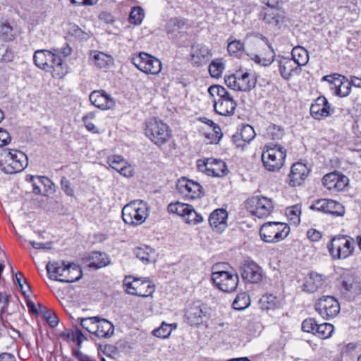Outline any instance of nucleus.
I'll return each instance as SVG.
<instances>
[{
  "label": "nucleus",
  "mask_w": 361,
  "mask_h": 361,
  "mask_svg": "<svg viewBox=\"0 0 361 361\" xmlns=\"http://www.w3.org/2000/svg\"><path fill=\"white\" fill-rule=\"evenodd\" d=\"M330 199H318L312 202L310 209L314 211H317L326 214L327 208L329 206Z\"/></svg>",
  "instance_id": "56"
},
{
  "label": "nucleus",
  "mask_w": 361,
  "mask_h": 361,
  "mask_svg": "<svg viewBox=\"0 0 361 361\" xmlns=\"http://www.w3.org/2000/svg\"><path fill=\"white\" fill-rule=\"evenodd\" d=\"M241 138L245 143H249L255 137L254 128L250 125H244L241 127L240 132Z\"/></svg>",
  "instance_id": "54"
},
{
  "label": "nucleus",
  "mask_w": 361,
  "mask_h": 361,
  "mask_svg": "<svg viewBox=\"0 0 361 361\" xmlns=\"http://www.w3.org/2000/svg\"><path fill=\"white\" fill-rule=\"evenodd\" d=\"M50 51L46 49L37 50L33 56L35 64L39 68L44 70L46 65V59Z\"/></svg>",
  "instance_id": "51"
},
{
  "label": "nucleus",
  "mask_w": 361,
  "mask_h": 361,
  "mask_svg": "<svg viewBox=\"0 0 361 361\" xmlns=\"http://www.w3.org/2000/svg\"><path fill=\"white\" fill-rule=\"evenodd\" d=\"M47 71L51 73L54 78H62L68 73L66 64L61 56H56V54H55L54 60L51 61L50 68Z\"/></svg>",
  "instance_id": "32"
},
{
  "label": "nucleus",
  "mask_w": 361,
  "mask_h": 361,
  "mask_svg": "<svg viewBox=\"0 0 361 361\" xmlns=\"http://www.w3.org/2000/svg\"><path fill=\"white\" fill-rule=\"evenodd\" d=\"M61 185L62 190L68 196L74 197V189L72 187L71 182L66 177L61 178Z\"/></svg>",
  "instance_id": "60"
},
{
  "label": "nucleus",
  "mask_w": 361,
  "mask_h": 361,
  "mask_svg": "<svg viewBox=\"0 0 361 361\" xmlns=\"http://www.w3.org/2000/svg\"><path fill=\"white\" fill-rule=\"evenodd\" d=\"M326 210V214L334 216H343L345 214V207L343 204L331 199Z\"/></svg>",
  "instance_id": "48"
},
{
  "label": "nucleus",
  "mask_w": 361,
  "mask_h": 361,
  "mask_svg": "<svg viewBox=\"0 0 361 361\" xmlns=\"http://www.w3.org/2000/svg\"><path fill=\"white\" fill-rule=\"evenodd\" d=\"M8 303V295L6 293H0V304L3 305V306L1 307L2 317H4L6 318V322H5L6 323L4 324V325L6 326L12 327V324L10 322V321H12V319H11L12 315L10 314L6 313Z\"/></svg>",
  "instance_id": "50"
},
{
  "label": "nucleus",
  "mask_w": 361,
  "mask_h": 361,
  "mask_svg": "<svg viewBox=\"0 0 361 361\" xmlns=\"http://www.w3.org/2000/svg\"><path fill=\"white\" fill-rule=\"evenodd\" d=\"M214 108L216 112L222 116H231L234 114L236 102L233 99L223 101H215Z\"/></svg>",
  "instance_id": "31"
},
{
  "label": "nucleus",
  "mask_w": 361,
  "mask_h": 361,
  "mask_svg": "<svg viewBox=\"0 0 361 361\" xmlns=\"http://www.w3.org/2000/svg\"><path fill=\"white\" fill-rule=\"evenodd\" d=\"M212 280L219 290L229 293L235 290L238 283V276L226 271H218L212 273Z\"/></svg>",
  "instance_id": "14"
},
{
  "label": "nucleus",
  "mask_w": 361,
  "mask_h": 361,
  "mask_svg": "<svg viewBox=\"0 0 361 361\" xmlns=\"http://www.w3.org/2000/svg\"><path fill=\"white\" fill-rule=\"evenodd\" d=\"M348 183V178L337 171L327 173L322 178L323 185L330 191H342Z\"/></svg>",
  "instance_id": "19"
},
{
  "label": "nucleus",
  "mask_w": 361,
  "mask_h": 361,
  "mask_svg": "<svg viewBox=\"0 0 361 361\" xmlns=\"http://www.w3.org/2000/svg\"><path fill=\"white\" fill-rule=\"evenodd\" d=\"M16 281L20 288L22 293L26 297L29 296V294L31 293V288L21 272L16 274Z\"/></svg>",
  "instance_id": "53"
},
{
  "label": "nucleus",
  "mask_w": 361,
  "mask_h": 361,
  "mask_svg": "<svg viewBox=\"0 0 361 361\" xmlns=\"http://www.w3.org/2000/svg\"><path fill=\"white\" fill-rule=\"evenodd\" d=\"M185 25V22L178 18L170 19L166 25L165 29L167 33H172L183 27Z\"/></svg>",
  "instance_id": "55"
},
{
  "label": "nucleus",
  "mask_w": 361,
  "mask_h": 361,
  "mask_svg": "<svg viewBox=\"0 0 361 361\" xmlns=\"http://www.w3.org/2000/svg\"><path fill=\"white\" fill-rule=\"evenodd\" d=\"M63 271V278H61V282L63 283H73L82 276L80 267L74 263L67 264L66 270Z\"/></svg>",
  "instance_id": "30"
},
{
  "label": "nucleus",
  "mask_w": 361,
  "mask_h": 361,
  "mask_svg": "<svg viewBox=\"0 0 361 361\" xmlns=\"http://www.w3.org/2000/svg\"><path fill=\"white\" fill-rule=\"evenodd\" d=\"M250 303L249 296L245 293L238 294L233 302V307L237 310H243L247 308Z\"/></svg>",
  "instance_id": "47"
},
{
  "label": "nucleus",
  "mask_w": 361,
  "mask_h": 361,
  "mask_svg": "<svg viewBox=\"0 0 361 361\" xmlns=\"http://www.w3.org/2000/svg\"><path fill=\"white\" fill-rule=\"evenodd\" d=\"M290 228L284 224L276 221L264 223L259 230L260 237L266 243H275L285 238Z\"/></svg>",
  "instance_id": "10"
},
{
  "label": "nucleus",
  "mask_w": 361,
  "mask_h": 361,
  "mask_svg": "<svg viewBox=\"0 0 361 361\" xmlns=\"http://www.w3.org/2000/svg\"><path fill=\"white\" fill-rule=\"evenodd\" d=\"M327 249L334 259H346L353 254L354 240L345 235L334 236L327 244Z\"/></svg>",
  "instance_id": "4"
},
{
  "label": "nucleus",
  "mask_w": 361,
  "mask_h": 361,
  "mask_svg": "<svg viewBox=\"0 0 361 361\" xmlns=\"http://www.w3.org/2000/svg\"><path fill=\"white\" fill-rule=\"evenodd\" d=\"M244 48V44L240 40H233L228 43L227 49L231 54H237Z\"/></svg>",
  "instance_id": "58"
},
{
  "label": "nucleus",
  "mask_w": 361,
  "mask_h": 361,
  "mask_svg": "<svg viewBox=\"0 0 361 361\" xmlns=\"http://www.w3.org/2000/svg\"><path fill=\"white\" fill-rule=\"evenodd\" d=\"M208 221L213 231L221 233L228 226V212L224 209H216L210 214Z\"/></svg>",
  "instance_id": "22"
},
{
  "label": "nucleus",
  "mask_w": 361,
  "mask_h": 361,
  "mask_svg": "<svg viewBox=\"0 0 361 361\" xmlns=\"http://www.w3.org/2000/svg\"><path fill=\"white\" fill-rule=\"evenodd\" d=\"M130 61L137 69L146 74L157 75L162 68L161 61L146 52L133 54Z\"/></svg>",
  "instance_id": "9"
},
{
  "label": "nucleus",
  "mask_w": 361,
  "mask_h": 361,
  "mask_svg": "<svg viewBox=\"0 0 361 361\" xmlns=\"http://www.w3.org/2000/svg\"><path fill=\"white\" fill-rule=\"evenodd\" d=\"M286 149L278 144L270 143L264 147L262 161L264 167L269 171H278L284 164Z\"/></svg>",
  "instance_id": "2"
},
{
  "label": "nucleus",
  "mask_w": 361,
  "mask_h": 361,
  "mask_svg": "<svg viewBox=\"0 0 361 361\" xmlns=\"http://www.w3.org/2000/svg\"><path fill=\"white\" fill-rule=\"evenodd\" d=\"M283 129L276 124L271 123L266 130L265 136L273 140H278L283 136Z\"/></svg>",
  "instance_id": "44"
},
{
  "label": "nucleus",
  "mask_w": 361,
  "mask_h": 361,
  "mask_svg": "<svg viewBox=\"0 0 361 361\" xmlns=\"http://www.w3.org/2000/svg\"><path fill=\"white\" fill-rule=\"evenodd\" d=\"M90 56L92 57L94 64L100 68H106L112 59L111 56L97 51H91Z\"/></svg>",
  "instance_id": "39"
},
{
  "label": "nucleus",
  "mask_w": 361,
  "mask_h": 361,
  "mask_svg": "<svg viewBox=\"0 0 361 361\" xmlns=\"http://www.w3.org/2000/svg\"><path fill=\"white\" fill-rule=\"evenodd\" d=\"M66 267V264L64 262H49L46 266L49 279L61 282Z\"/></svg>",
  "instance_id": "33"
},
{
  "label": "nucleus",
  "mask_w": 361,
  "mask_h": 361,
  "mask_svg": "<svg viewBox=\"0 0 361 361\" xmlns=\"http://www.w3.org/2000/svg\"><path fill=\"white\" fill-rule=\"evenodd\" d=\"M292 60L300 68L306 65L309 61L308 51L300 46L295 47L291 51Z\"/></svg>",
  "instance_id": "36"
},
{
  "label": "nucleus",
  "mask_w": 361,
  "mask_h": 361,
  "mask_svg": "<svg viewBox=\"0 0 361 361\" xmlns=\"http://www.w3.org/2000/svg\"><path fill=\"white\" fill-rule=\"evenodd\" d=\"M322 80L332 84L334 87L331 89H334L335 94L340 97H345L351 92L350 80L343 75L339 74L326 75L322 78Z\"/></svg>",
  "instance_id": "17"
},
{
  "label": "nucleus",
  "mask_w": 361,
  "mask_h": 361,
  "mask_svg": "<svg viewBox=\"0 0 361 361\" xmlns=\"http://www.w3.org/2000/svg\"><path fill=\"white\" fill-rule=\"evenodd\" d=\"M44 317L51 327H55L59 323V319L51 311H47L44 313Z\"/></svg>",
  "instance_id": "62"
},
{
  "label": "nucleus",
  "mask_w": 361,
  "mask_h": 361,
  "mask_svg": "<svg viewBox=\"0 0 361 361\" xmlns=\"http://www.w3.org/2000/svg\"><path fill=\"white\" fill-rule=\"evenodd\" d=\"M90 101L94 106L101 109H109V104L112 102L111 97L103 90L93 91L90 95Z\"/></svg>",
  "instance_id": "28"
},
{
  "label": "nucleus",
  "mask_w": 361,
  "mask_h": 361,
  "mask_svg": "<svg viewBox=\"0 0 361 361\" xmlns=\"http://www.w3.org/2000/svg\"><path fill=\"white\" fill-rule=\"evenodd\" d=\"M312 116L317 120L328 117L330 114V104L324 96L319 97L310 107Z\"/></svg>",
  "instance_id": "26"
},
{
  "label": "nucleus",
  "mask_w": 361,
  "mask_h": 361,
  "mask_svg": "<svg viewBox=\"0 0 361 361\" xmlns=\"http://www.w3.org/2000/svg\"><path fill=\"white\" fill-rule=\"evenodd\" d=\"M176 188L183 197L187 200H195L202 197L203 188L197 182L181 177L176 183Z\"/></svg>",
  "instance_id": "15"
},
{
  "label": "nucleus",
  "mask_w": 361,
  "mask_h": 361,
  "mask_svg": "<svg viewBox=\"0 0 361 361\" xmlns=\"http://www.w3.org/2000/svg\"><path fill=\"white\" fill-rule=\"evenodd\" d=\"M94 115L92 113H90L82 117V121L87 130L92 132L93 133H99V130L96 126L92 123L91 120L94 118Z\"/></svg>",
  "instance_id": "59"
},
{
  "label": "nucleus",
  "mask_w": 361,
  "mask_h": 361,
  "mask_svg": "<svg viewBox=\"0 0 361 361\" xmlns=\"http://www.w3.org/2000/svg\"><path fill=\"white\" fill-rule=\"evenodd\" d=\"M337 288L341 295L351 300L361 292V286L355 275L349 270H344L336 281Z\"/></svg>",
  "instance_id": "7"
},
{
  "label": "nucleus",
  "mask_w": 361,
  "mask_h": 361,
  "mask_svg": "<svg viewBox=\"0 0 361 361\" xmlns=\"http://www.w3.org/2000/svg\"><path fill=\"white\" fill-rule=\"evenodd\" d=\"M145 18V11L140 6H134L129 14L128 22L134 25H140Z\"/></svg>",
  "instance_id": "40"
},
{
  "label": "nucleus",
  "mask_w": 361,
  "mask_h": 361,
  "mask_svg": "<svg viewBox=\"0 0 361 361\" xmlns=\"http://www.w3.org/2000/svg\"><path fill=\"white\" fill-rule=\"evenodd\" d=\"M99 318L97 317H87V318H80L78 319V321L80 322L81 326L87 330L89 333L94 334L96 332L97 324Z\"/></svg>",
  "instance_id": "46"
},
{
  "label": "nucleus",
  "mask_w": 361,
  "mask_h": 361,
  "mask_svg": "<svg viewBox=\"0 0 361 361\" xmlns=\"http://www.w3.org/2000/svg\"><path fill=\"white\" fill-rule=\"evenodd\" d=\"M274 56L275 53L274 51V49L270 45H269L265 56H262V55H255V57L253 58V60L256 63L266 66L271 64L273 62Z\"/></svg>",
  "instance_id": "45"
},
{
  "label": "nucleus",
  "mask_w": 361,
  "mask_h": 361,
  "mask_svg": "<svg viewBox=\"0 0 361 361\" xmlns=\"http://www.w3.org/2000/svg\"><path fill=\"white\" fill-rule=\"evenodd\" d=\"M246 207L258 218L267 217L273 211L274 205L271 199L265 197H252L246 201Z\"/></svg>",
  "instance_id": "12"
},
{
  "label": "nucleus",
  "mask_w": 361,
  "mask_h": 361,
  "mask_svg": "<svg viewBox=\"0 0 361 361\" xmlns=\"http://www.w3.org/2000/svg\"><path fill=\"white\" fill-rule=\"evenodd\" d=\"M225 69V64L222 59H216L213 60L209 66V72L210 75L214 78H219Z\"/></svg>",
  "instance_id": "38"
},
{
  "label": "nucleus",
  "mask_w": 361,
  "mask_h": 361,
  "mask_svg": "<svg viewBox=\"0 0 361 361\" xmlns=\"http://www.w3.org/2000/svg\"><path fill=\"white\" fill-rule=\"evenodd\" d=\"M307 237L312 242H318L322 238V234L315 228H310L307 231Z\"/></svg>",
  "instance_id": "61"
},
{
  "label": "nucleus",
  "mask_w": 361,
  "mask_h": 361,
  "mask_svg": "<svg viewBox=\"0 0 361 361\" xmlns=\"http://www.w3.org/2000/svg\"><path fill=\"white\" fill-rule=\"evenodd\" d=\"M149 216V207L142 200H133L122 209V218L124 222L131 226H138L144 223Z\"/></svg>",
  "instance_id": "3"
},
{
  "label": "nucleus",
  "mask_w": 361,
  "mask_h": 361,
  "mask_svg": "<svg viewBox=\"0 0 361 361\" xmlns=\"http://www.w3.org/2000/svg\"><path fill=\"white\" fill-rule=\"evenodd\" d=\"M172 324H166L163 322L161 326L153 330L152 334L154 336L160 338H167L171 334L172 329L171 326Z\"/></svg>",
  "instance_id": "52"
},
{
  "label": "nucleus",
  "mask_w": 361,
  "mask_h": 361,
  "mask_svg": "<svg viewBox=\"0 0 361 361\" xmlns=\"http://www.w3.org/2000/svg\"><path fill=\"white\" fill-rule=\"evenodd\" d=\"M334 331V326L329 323L317 324L314 335L322 339L330 337Z\"/></svg>",
  "instance_id": "49"
},
{
  "label": "nucleus",
  "mask_w": 361,
  "mask_h": 361,
  "mask_svg": "<svg viewBox=\"0 0 361 361\" xmlns=\"http://www.w3.org/2000/svg\"><path fill=\"white\" fill-rule=\"evenodd\" d=\"M242 278L250 283H258L262 279V269L254 261L247 259L241 267Z\"/></svg>",
  "instance_id": "20"
},
{
  "label": "nucleus",
  "mask_w": 361,
  "mask_h": 361,
  "mask_svg": "<svg viewBox=\"0 0 361 361\" xmlns=\"http://www.w3.org/2000/svg\"><path fill=\"white\" fill-rule=\"evenodd\" d=\"M259 18L266 24L280 27L286 20V12L282 8H264L259 14Z\"/></svg>",
  "instance_id": "18"
},
{
  "label": "nucleus",
  "mask_w": 361,
  "mask_h": 361,
  "mask_svg": "<svg viewBox=\"0 0 361 361\" xmlns=\"http://www.w3.org/2000/svg\"><path fill=\"white\" fill-rule=\"evenodd\" d=\"M123 286L127 293L142 298L152 297L155 291V286L147 278L126 276Z\"/></svg>",
  "instance_id": "5"
},
{
  "label": "nucleus",
  "mask_w": 361,
  "mask_h": 361,
  "mask_svg": "<svg viewBox=\"0 0 361 361\" xmlns=\"http://www.w3.org/2000/svg\"><path fill=\"white\" fill-rule=\"evenodd\" d=\"M146 136L156 145L161 146L171 138V130L168 125L156 118H150L146 122Z\"/></svg>",
  "instance_id": "6"
},
{
  "label": "nucleus",
  "mask_w": 361,
  "mask_h": 361,
  "mask_svg": "<svg viewBox=\"0 0 361 361\" xmlns=\"http://www.w3.org/2000/svg\"><path fill=\"white\" fill-rule=\"evenodd\" d=\"M310 173L309 169L305 164L297 162L293 164L287 182L291 187L300 185L307 178Z\"/></svg>",
  "instance_id": "21"
},
{
  "label": "nucleus",
  "mask_w": 361,
  "mask_h": 361,
  "mask_svg": "<svg viewBox=\"0 0 361 361\" xmlns=\"http://www.w3.org/2000/svg\"><path fill=\"white\" fill-rule=\"evenodd\" d=\"M316 311L325 319H329L338 314L340 305L333 296H323L315 305Z\"/></svg>",
  "instance_id": "16"
},
{
  "label": "nucleus",
  "mask_w": 361,
  "mask_h": 361,
  "mask_svg": "<svg viewBox=\"0 0 361 361\" xmlns=\"http://www.w3.org/2000/svg\"><path fill=\"white\" fill-rule=\"evenodd\" d=\"M114 171L126 178L132 177L134 173L132 166L121 156L116 155H114Z\"/></svg>",
  "instance_id": "34"
},
{
  "label": "nucleus",
  "mask_w": 361,
  "mask_h": 361,
  "mask_svg": "<svg viewBox=\"0 0 361 361\" xmlns=\"http://www.w3.org/2000/svg\"><path fill=\"white\" fill-rule=\"evenodd\" d=\"M185 317L188 324L198 326L203 322L205 312L203 311L200 305L192 304L187 310Z\"/></svg>",
  "instance_id": "27"
},
{
  "label": "nucleus",
  "mask_w": 361,
  "mask_h": 361,
  "mask_svg": "<svg viewBox=\"0 0 361 361\" xmlns=\"http://www.w3.org/2000/svg\"><path fill=\"white\" fill-rule=\"evenodd\" d=\"M224 80L228 87L235 91H250L256 85L254 75L242 70L236 71L233 74L226 76Z\"/></svg>",
  "instance_id": "8"
},
{
  "label": "nucleus",
  "mask_w": 361,
  "mask_h": 361,
  "mask_svg": "<svg viewBox=\"0 0 361 361\" xmlns=\"http://www.w3.org/2000/svg\"><path fill=\"white\" fill-rule=\"evenodd\" d=\"M212 56L210 49L202 44H195L191 47L190 60L196 66L205 64Z\"/></svg>",
  "instance_id": "23"
},
{
  "label": "nucleus",
  "mask_w": 361,
  "mask_h": 361,
  "mask_svg": "<svg viewBox=\"0 0 361 361\" xmlns=\"http://www.w3.org/2000/svg\"><path fill=\"white\" fill-rule=\"evenodd\" d=\"M11 140L9 133L4 129L0 128V147L10 143Z\"/></svg>",
  "instance_id": "64"
},
{
  "label": "nucleus",
  "mask_w": 361,
  "mask_h": 361,
  "mask_svg": "<svg viewBox=\"0 0 361 361\" xmlns=\"http://www.w3.org/2000/svg\"><path fill=\"white\" fill-rule=\"evenodd\" d=\"M52 51L56 54V56H61V55L64 57L69 56L71 54V48L68 44H66L61 48H54Z\"/></svg>",
  "instance_id": "63"
},
{
  "label": "nucleus",
  "mask_w": 361,
  "mask_h": 361,
  "mask_svg": "<svg viewBox=\"0 0 361 361\" xmlns=\"http://www.w3.org/2000/svg\"><path fill=\"white\" fill-rule=\"evenodd\" d=\"M107 262L105 259V255L99 252H92L90 256V262L88 266L90 267L99 269L106 266Z\"/></svg>",
  "instance_id": "41"
},
{
  "label": "nucleus",
  "mask_w": 361,
  "mask_h": 361,
  "mask_svg": "<svg viewBox=\"0 0 361 361\" xmlns=\"http://www.w3.org/2000/svg\"><path fill=\"white\" fill-rule=\"evenodd\" d=\"M27 164V157L21 151L0 147V169L4 173L13 174L21 172Z\"/></svg>",
  "instance_id": "1"
},
{
  "label": "nucleus",
  "mask_w": 361,
  "mask_h": 361,
  "mask_svg": "<svg viewBox=\"0 0 361 361\" xmlns=\"http://www.w3.org/2000/svg\"><path fill=\"white\" fill-rule=\"evenodd\" d=\"M94 334L98 338H110L113 334V324L105 319H99Z\"/></svg>",
  "instance_id": "35"
},
{
  "label": "nucleus",
  "mask_w": 361,
  "mask_h": 361,
  "mask_svg": "<svg viewBox=\"0 0 361 361\" xmlns=\"http://www.w3.org/2000/svg\"><path fill=\"white\" fill-rule=\"evenodd\" d=\"M278 64L280 75L286 80H288L293 75H299L301 73V68L290 58L281 57Z\"/></svg>",
  "instance_id": "25"
},
{
  "label": "nucleus",
  "mask_w": 361,
  "mask_h": 361,
  "mask_svg": "<svg viewBox=\"0 0 361 361\" xmlns=\"http://www.w3.org/2000/svg\"><path fill=\"white\" fill-rule=\"evenodd\" d=\"M16 34L13 27L8 22H2L0 25V38L4 42H11L15 39Z\"/></svg>",
  "instance_id": "43"
},
{
  "label": "nucleus",
  "mask_w": 361,
  "mask_h": 361,
  "mask_svg": "<svg viewBox=\"0 0 361 361\" xmlns=\"http://www.w3.org/2000/svg\"><path fill=\"white\" fill-rule=\"evenodd\" d=\"M286 214L290 221L295 226H298L300 222L301 207L299 204H295L288 207L286 209Z\"/></svg>",
  "instance_id": "42"
},
{
  "label": "nucleus",
  "mask_w": 361,
  "mask_h": 361,
  "mask_svg": "<svg viewBox=\"0 0 361 361\" xmlns=\"http://www.w3.org/2000/svg\"><path fill=\"white\" fill-rule=\"evenodd\" d=\"M168 211L181 216L188 224L197 225L204 220L202 214L197 213L192 205L180 202L169 204Z\"/></svg>",
  "instance_id": "11"
},
{
  "label": "nucleus",
  "mask_w": 361,
  "mask_h": 361,
  "mask_svg": "<svg viewBox=\"0 0 361 361\" xmlns=\"http://www.w3.org/2000/svg\"><path fill=\"white\" fill-rule=\"evenodd\" d=\"M197 166L200 171L210 176L222 177L228 172L226 163L221 159L214 158L200 159L197 162Z\"/></svg>",
  "instance_id": "13"
},
{
  "label": "nucleus",
  "mask_w": 361,
  "mask_h": 361,
  "mask_svg": "<svg viewBox=\"0 0 361 361\" xmlns=\"http://www.w3.org/2000/svg\"><path fill=\"white\" fill-rule=\"evenodd\" d=\"M259 305L262 310H274L280 305V300L273 294H265L259 300Z\"/></svg>",
  "instance_id": "37"
},
{
  "label": "nucleus",
  "mask_w": 361,
  "mask_h": 361,
  "mask_svg": "<svg viewBox=\"0 0 361 361\" xmlns=\"http://www.w3.org/2000/svg\"><path fill=\"white\" fill-rule=\"evenodd\" d=\"M134 254L145 264L154 262L157 259L155 250L147 245L136 247L134 250Z\"/></svg>",
  "instance_id": "29"
},
{
  "label": "nucleus",
  "mask_w": 361,
  "mask_h": 361,
  "mask_svg": "<svg viewBox=\"0 0 361 361\" xmlns=\"http://www.w3.org/2000/svg\"><path fill=\"white\" fill-rule=\"evenodd\" d=\"M317 323L313 318L305 319L302 323V329L305 332L314 334L317 330Z\"/></svg>",
  "instance_id": "57"
},
{
  "label": "nucleus",
  "mask_w": 361,
  "mask_h": 361,
  "mask_svg": "<svg viewBox=\"0 0 361 361\" xmlns=\"http://www.w3.org/2000/svg\"><path fill=\"white\" fill-rule=\"evenodd\" d=\"M326 281V276L312 271L305 279L303 290L307 293H315L325 286Z\"/></svg>",
  "instance_id": "24"
}]
</instances>
